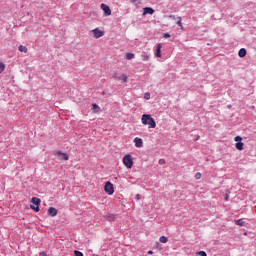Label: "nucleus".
I'll list each match as a JSON object with an SVG mask.
<instances>
[{"label":"nucleus","mask_w":256,"mask_h":256,"mask_svg":"<svg viewBox=\"0 0 256 256\" xmlns=\"http://www.w3.org/2000/svg\"><path fill=\"white\" fill-rule=\"evenodd\" d=\"M141 121H142V125H148V129H155V127H157V123H155V119L151 117L150 114H143Z\"/></svg>","instance_id":"f257e3e1"},{"label":"nucleus","mask_w":256,"mask_h":256,"mask_svg":"<svg viewBox=\"0 0 256 256\" xmlns=\"http://www.w3.org/2000/svg\"><path fill=\"white\" fill-rule=\"evenodd\" d=\"M31 205H30V209H32L33 211H36V213H39V206L41 205V199L37 198V197H33L31 200Z\"/></svg>","instance_id":"f03ea898"},{"label":"nucleus","mask_w":256,"mask_h":256,"mask_svg":"<svg viewBox=\"0 0 256 256\" xmlns=\"http://www.w3.org/2000/svg\"><path fill=\"white\" fill-rule=\"evenodd\" d=\"M123 163L127 169H131L133 167V157L130 154H127L123 157Z\"/></svg>","instance_id":"7ed1b4c3"},{"label":"nucleus","mask_w":256,"mask_h":256,"mask_svg":"<svg viewBox=\"0 0 256 256\" xmlns=\"http://www.w3.org/2000/svg\"><path fill=\"white\" fill-rule=\"evenodd\" d=\"M104 191L107 195H113V193H115V188L113 187V184L108 181L105 183Z\"/></svg>","instance_id":"20e7f679"},{"label":"nucleus","mask_w":256,"mask_h":256,"mask_svg":"<svg viewBox=\"0 0 256 256\" xmlns=\"http://www.w3.org/2000/svg\"><path fill=\"white\" fill-rule=\"evenodd\" d=\"M54 155L58 157V159L63 160V161H69V154L68 153H63L59 150L54 152Z\"/></svg>","instance_id":"39448f33"},{"label":"nucleus","mask_w":256,"mask_h":256,"mask_svg":"<svg viewBox=\"0 0 256 256\" xmlns=\"http://www.w3.org/2000/svg\"><path fill=\"white\" fill-rule=\"evenodd\" d=\"M112 77L116 81H122V83H127V75L125 74L119 75L117 72H115Z\"/></svg>","instance_id":"423d86ee"},{"label":"nucleus","mask_w":256,"mask_h":256,"mask_svg":"<svg viewBox=\"0 0 256 256\" xmlns=\"http://www.w3.org/2000/svg\"><path fill=\"white\" fill-rule=\"evenodd\" d=\"M92 33L95 39H101V37L105 35V32L101 31L99 28L93 29Z\"/></svg>","instance_id":"0eeeda50"},{"label":"nucleus","mask_w":256,"mask_h":256,"mask_svg":"<svg viewBox=\"0 0 256 256\" xmlns=\"http://www.w3.org/2000/svg\"><path fill=\"white\" fill-rule=\"evenodd\" d=\"M101 9L105 15V17H109L111 15V8L107 4H101Z\"/></svg>","instance_id":"6e6552de"},{"label":"nucleus","mask_w":256,"mask_h":256,"mask_svg":"<svg viewBox=\"0 0 256 256\" xmlns=\"http://www.w3.org/2000/svg\"><path fill=\"white\" fill-rule=\"evenodd\" d=\"M155 13V10L151 7H145L143 9V15H153Z\"/></svg>","instance_id":"1a4fd4ad"},{"label":"nucleus","mask_w":256,"mask_h":256,"mask_svg":"<svg viewBox=\"0 0 256 256\" xmlns=\"http://www.w3.org/2000/svg\"><path fill=\"white\" fill-rule=\"evenodd\" d=\"M135 147L141 148L143 147V139L136 137L134 138Z\"/></svg>","instance_id":"9d476101"},{"label":"nucleus","mask_w":256,"mask_h":256,"mask_svg":"<svg viewBox=\"0 0 256 256\" xmlns=\"http://www.w3.org/2000/svg\"><path fill=\"white\" fill-rule=\"evenodd\" d=\"M48 215H49V217H55L57 215V208L50 207L48 209Z\"/></svg>","instance_id":"9b49d317"},{"label":"nucleus","mask_w":256,"mask_h":256,"mask_svg":"<svg viewBox=\"0 0 256 256\" xmlns=\"http://www.w3.org/2000/svg\"><path fill=\"white\" fill-rule=\"evenodd\" d=\"M161 44H157L155 56L161 58Z\"/></svg>","instance_id":"f8f14e48"},{"label":"nucleus","mask_w":256,"mask_h":256,"mask_svg":"<svg viewBox=\"0 0 256 256\" xmlns=\"http://www.w3.org/2000/svg\"><path fill=\"white\" fill-rule=\"evenodd\" d=\"M246 55H247V49L241 48V49L239 50V52H238V56L241 57V58H243V57H245Z\"/></svg>","instance_id":"ddd939ff"},{"label":"nucleus","mask_w":256,"mask_h":256,"mask_svg":"<svg viewBox=\"0 0 256 256\" xmlns=\"http://www.w3.org/2000/svg\"><path fill=\"white\" fill-rule=\"evenodd\" d=\"M235 225H238L239 227H245V225H247V223H245L243 221V219H238V220H236Z\"/></svg>","instance_id":"4468645a"},{"label":"nucleus","mask_w":256,"mask_h":256,"mask_svg":"<svg viewBox=\"0 0 256 256\" xmlns=\"http://www.w3.org/2000/svg\"><path fill=\"white\" fill-rule=\"evenodd\" d=\"M92 111L93 113H99V111H101V107L97 104H93Z\"/></svg>","instance_id":"2eb2a0df"},{"label":"nucleus","mask_w":256,"mask_h":256,"mask_svg":"<svg viewBox=\"0 0 256 256\" xmlns=\"http://www.w3.org/2000/svg\"><path fill=\"white\" fill-rule=\"evenodd\" d=\"M235 147H236V149H238V151H243L244 144H243V142H237L235 144Z\"/></svg>","instance_id":"dca6fc26"},{"label":"nucleus","mask_w":256,"mask_h":256,"mask_svg":"<svg viewBox=\"0 0 256 256\" xmlns=\"http://www.w3.org/2000/svg\"><path fill=\"white\" fill-rule=\"evenodd\" d=\"M18 51H20L21 53H27L28 49L25 46L20 45L18 47Z\"/></svg>","instance_id":"f3484780"},{"label":"nucleus","mask_w":256,"mask_h":256,"mask_svg":"<svg viewBox=\"0 0 256 256\" xmlns=\"http://www.w3.org/2000/svg\"><path fill=\"white\" fill-rule=\"evenodd\" d=\"M126 59H127L128 61H131V59H135V54H133V53H127V54H126Z\"/></svg>","instance_id":"a211bd4d"},{"label":"nucleus","mask_w":256,"mask_h":256,"mask_svg":"<svg viewBox=\"0 0 256 256\" xmlns=\"http://www.w3.org/2000/svg\"><path fill=\"white\" fill-rule=\"evenodd\" d=\"M159 241H160V243H167V241H169V239L167 238V236H161L159 238Z\"/></svg>","instance_id":"6ab92c4d"},{"label":"nucleus","mask_w":256,"mask_h":256,"mask_svg":"<svg viewBox=\"0 0 256 256\" xmlns=\"http://www.w3.org/2000/svg\"><path fill=\"white\" fill-rule=\"evenodd\" d=\"M176 19L178 20L177 21L178 27H180V29H183V22H181V17H177Z\"/></svg>","instance_id":"aec40b11"},{"label":"nucleus","mask_w":256,"mask_h":256,"mask_svg":"<svg viewBox=\"0 0 256 256\" xmlns=\"http://www.w3.org/2000/svg\"><path fill=\"white\" fill-rule=\"evenodd\" d=\"M234 141H236V143H241L243 141V138L241 136H236L234 138Z\"/></svg>","instance_id":"412c9836"},{"label":"nucleus","mask_w":256,"mask_h":256,"mask_svg":"<svg viewBox=\"0 0 256 256\" xmlns=\"http://www.w3.org/2000/svg\"><path fill=\"white\" fill-rule=\"evenodd\" d=\"M142 61H149V56L147 54L141 55Z\"/></svg>","instance_id":"4be33fe9"},{"label":"nucleus","mask_w":256,"mask_h":256,"mask_svg":"<svg viewBox=\"0 0 256 256\" xmlns=\"http://www.w3.org/2000/svg\"><path fill=\"white\" fill-rule=\"evenodd\" d=\"M5 71V63L0 62V73H3Z\"/></svg>","instance_id":"5701e85b"},{"label":"nucleus","mask_w":256,"mask_h":256,"mask_svg":"<svg viewBox=\"0 0 256 256\" xmlns=\"http://www.w3.org/2000/svg\"><path fill=\"white\" fill-rule=\"evenodd\" d=\"M74 255L75 256H83V252L76 250V251H74Z\"/></svg>","instance_id":"b1692460"},{"label":"nucleus","mask_w":256,"mask_h":256,"mask_svg":"<svg viewBox=\"0 0 256 256\" xmlns=\"http://www.w3.org/2000/svg\"><path fill=\"white\" fill-rule=\"evenodd\" d=\"M197 255H199V256H207V252L199 251V252H197Z\"/></svg>","instance_id":"393cba45"},{"label":"nucleus","mask_w":256,"mask_h":256,"mask_svg":"<svg viewBox=\"0 0 256 256\" xmlns=\"http://www.w3.org/2000/svg\"><path fill=\"white\" fill-rule=\"evenodd\" d=\"M163 37H164V39H169V37H171V34H169V33H164V34H163Z\"/></svg>","instance_id":"a878e982"},{"label":"nucleus","mask_w":256,"mask_h":256,"mask_svg":"<svg viewBox=\"0 0 256 256\" xmlns=\"http://www.w3.org/2000/svg\"><path fill=\"white\" fill-rule=\"evenodd\" d=\"M195 179H201V173L200 172H197L195 174Z\"/></svg>","instance_id":"bb28decb"},{"label":"nucleus","mask_w":256,"mask_h":256,"mask_svg":"<svg viewBox=\"0 0 256 256\" xmlns=\"http://www.w3.org/2000/svg\"><path fill=\"white\" fill-rule=\"evenodd\" d=\"M144 98H146V99H151V94L145 93Z\"/></svg>","instance_id":"cd10ccee"},{"label":"nucleus","mask_w":256,"mask_h":256,"mask_svg":"<svg viewBox=\"0 0 256 256\" xmlns=\"http://www.w3.org/2000/svg\"><path fill=\"white\" fill-rule=\"evenodd\" d=\"M159 164H160V165H165V159H160V160H159Z\"/></svg>","instance_id":"c85d7f7f"},{"label":"nucleus","mask_w":256,"mask_h":256,"mask_svg":"<svg viewBox=\"0 0 256 256\" xmlns=\"http://www.w3.org/2000/svg\"><path fill=\"white\" fill-rule=\"evenodd\" d=\"M169 19L176 20V19H177V17H175V15H170V16H169Z\"/></svg>","instance_id":"c756f323"},{"label":"nucleus","mask_w":256,"mask_h":256,"mask_svg":"<svg viewBox=\"0 0 256 256\" xmlns=\"http://www.w3.org/2000/svg\"><path fill=\"white\" fill-rule=\"evenodd\" d=\"M136 199H137V201H139L141 199V195L140 194H136Z\"/></svg>","instance_id":"7c9ffc66"},{"label":"nucleus","mask_w":256,"mask_h":256,"mask_svg":"<svg viewBox=\"0 0 256 256\" xmlns=\"http://www.w3.org/2000/svg\"><path fill=\"white\" fill-rule=\"evenodd\" d=\"M225 201H229V194L225 195Z\"/></svg>","instance_id":"2f4dec72"},{"label":"nucleus","mask_w":256,"mask_h":256,"mask_svg":"<svg viewBox=\"0 0 256 256\" xmlns=\"http://www.w3.org/2000/svg\"><path fill=\"white\" fill-rule=\"evenodd\" d=\"M40 256H47V254H45V252H40Z\"/></svg>","instance_id":"473e14b6"},{"label":"nucleus","mask_w":256,"mask_h":256,"mask_svg":"<svg viewBox=\"0 0 256 256\" xmlns=\"http://www.w3.org/2000/svg\"><path fill=\"white\" fill-rule=\"evenodd\" d=\"M148 255H153V251L152 250L148 251Z\"/></svg>","instance_id":"72a5a7b5"}]
</instances>
